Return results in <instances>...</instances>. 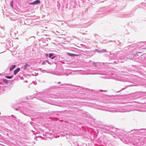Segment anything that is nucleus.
<instances>
[{"instance_id":"f257e3e1","label":"nucleus","mask_w":146,"mask_h":146,"mask_svg":"<svg viewBox=\"0 0 146 146\" xmlns=\"http://www.w3.org/2000/svg\"><path fill=\"white\" fill-rule=\"evenodd\" d=\"M144 108H146V104H142L141 105L137 104V111L145 112L146 110H144Z\"/></svg>"},{"instance_id":"f03ea898","label":"nucleus","mask_w":146,"mask_h":146,"mask_svg":"<svg viewBox=\"0 0 146 146\" xmlns=\"http://www.w3.org/2000/svg\"><path fill=\"white\" fill-rule=\"evenodd\" d=\"M20 68H17L16 70H15L14 72V75L16 74L19 72L20 70Z\"/></svg>"},{"instance_id":"7ed1b4c3","label":"nucleus","mask_w":146,"mask_h":146,"mask_svg":"<svg viewBox=\"0 0 146 146\" xmlns=\"http://www.w3.org/2000/svg\"><path fill=\"white\" fill-rule=\"evenodd\" d=\"M15 66H16L15 65H13L11 66L10 68V71H12L15 67Z\"/></svg>"},{"instance_id":"20e7f679","label":"nucleus","mask_w":146,"mask_h":146,"mask_svg":"<svg viewBox=\"0 0 146 146\" xmlns=\"http://www.w3.org/2000/svg\"><path fill=\"white\" fill-rule=\"evenodd\" d=\"M35 3V5L36 4L40 3V1L39 0H36V1H34Z\"/></svg>"},{"instance_id":"39448f33","label":"nucleus","mask_w":146,"mask_h":146,"mask_svg":"<svg viewBox=\"0 0 146 146\" xmlns=\"http://www.w3.org/2000/svg\"><path fill=\"white\" fill-rule=\"evenodd\" d=\"M68 54L69 55V56H78V55H77V54H72V53H68Z\"/></svg>"},{"instance_id":"423d86ee","label":"nucleus","mask_w":146,"mask_h":146,"mask_svg":"<svg viewBox=\"0 0 146 146\" xmlns=\"http://www.w3.org/2000/svg\"><path fill=\"white\" fill-rule=\"evenodd\" d=\"M13 77V76H5V77L6 78H8V79H11Z\"/></svg>"},{"instance_id":"0eeeda50","label":"nucleus","mask_w":146,"mask_h":146,"mask_svg":"<svg viewBox=\"0 0 146 146\" xmlns=\"http://www.w3.org/2000/svg\"><path fill=\"white\" fill-rule=\"evenodd\" d=\"M13 2H14L13 1H12L11 2V3H10V5H11V7H12V8H13Z\"/></svg>"},{"instance_id":"6e6552de","label":"nucleus","mask_w":146,"mask_h":146,"mask_svg":"<svg viewBox=\"0 0 146 146\" xmlns=\"http://www.w3.org/2000/svg\"><path fill=\"white\" fill-rule=\"evenodd\" d=\"M54 55L53 53H50L49 54V57H50L51 56H53Z\"/></svg>"},{"instance_id":"1a4fd4ad","label":"nucleus","mask_w":146,"mask_h":146,"mask_svg":"<svg viewBox=\"0 0 146 146\" xmlns=\"http://www.w3.org/2000/svg\"><path fill=\"white\" fill-rule=\"evenodd\" d=\"M29 5H35L34 2L33 3H29Z\"/></svg>"},{"instance_id":"9d476101","label":"nucleus","mask_w":146,"mask_h":146,"mask_svg":"<svg viewBox=\"0 0 146 146\" xmlns=\"http://www.w3.org/2000/svg\"><path fill=\"white\" fill-rule=\"evenodd\" d=\"M55 57H56V56H53V57H51V59H53Z\"/></svg>"},{"instance_id":"9b49d317","label":"nucleus","mask_w":146,"mask_h":146,"mask_svg":"<svg viewBox=\"0 0 146 146\" xmlns=\"http://www.w3.org/2000/svg\"><path fill=\"white\" fill-rule=\"evenodd\" d=\"M4 80V82H7V80H6V79H4V80Z\"/></svg>"},{"instance_id":"f8f14e48","label":"nucleus","mask_w":146,"mask_h":146,"mask_svg":"<svg viewBox=\"0 0 146 146\" xmlns=\"http://www.w3.org/2000/svg\"><path fill=\"white\" fill-rule=\"evenodd\" d=\"M140 143H138V145H140Z\"/></svg>"},{"instance_id":"ddd939ff","label":"nucleus","mask_w":146,"mask_h":146,"mask_svg":"<svg viewBox=\"0 0 146 146\" xmlns=\"http://www.w3.org/2000/svg\"><path fill=\"white\" fill-rule=\"evenodd\" d=\"M27 66V64H26L25 66Z\"/></svg>"},{"instance_id":"4468645a","label":"nucleus","mask_w":146,"mask_h":146,"mask_svg":"<svg viewBox=\"0 0 146 146\" xmlns=\"http://www.w3.org/2000/svg\"><path fill=\"white\" fill-rule=\"evenodd\" d=\"M48 55V54H46V56H47Z\"/></svg>"},{"instance_id":"2eb2a0df","label":"nucleus","mask_w":146,"mask_h":146,"mask_svg":"<svg viewBox=\"0 0 146 146\" xmlns=\"http://www.w3.org/2000/svg\"><path fill=\"white\" fill-rule=\"evenodd\" d=\"M44 62H43L42 63V64H44Z\"/></svg>"},{"instance_id":"dca6fc26","label":"nucleus","mask_w":146,"mask_h":146,"mask_svg":"<svg viewBox=\"0 0 146 146\" xmlns=\"http://www.w3.org/2000/svg\"><path fill=\"white\" fill-rule=\"evenodd\" d=\"M104 51H106V50H104Z\"/></svg>"},{"instance_id":"f3484780","label":"nucleus","mask_w":146,"mask_h":146,"mask_svg":"<svg viewBox=\"0 0 146 146\" xmlns=\"http://www.w3.org/2000/svg\"><path fill=\"white\" fill-rule=\"evenodd\" d=\"M141 145H143V144H141Z\"/></svg>"},{"instance_id":"a211bd4d","label":"nucleus","mask_w":146,"mask_h":146,"mask_svg":"<svg viewBox=\"0 0 146 146\" xmlns=\"http://www.w3.org/2000/svg\"><path fill=\"white\" fill-rule=\"evenodd\" d=\"M138 104H140V105L141 104H139V103H138Z\"/></svg>"}]
</instances>
